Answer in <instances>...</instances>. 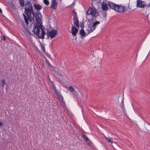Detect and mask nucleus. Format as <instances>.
Instances as JSON below:
<instances>
[{"label":"nucleus","mask_w":150,"mask_h":150,"mask_svg":"<svg viewBox=\"0 0 150 150\" xmlns=\"http://www.w3.org/2000/svg\"><path fill=\"white\" fill-rule=\"evenodd\" d=\"M19 2L20 6L21 7H23L25 6L24 8V12L25 14L23 13V15L25 22L28 25L29 23L28 21L32 22L34 20L35 16L32 4L30 1H27L25 2V5L24 0H19Z\"/></svg>","instance_id":"1"},{"label":"nucleus","mask_w":150,"mask_h":150,"mask_svg":"<svg viewBox=\"0 0 150 150\" xmlns=\"http://www.w3.org/2000/svg\"><path fill=\"white\" fill-rule=\"evenodd\" d=\"M108 4L110 8L120 13H123L127 10V7L125 6L118 5L111 2H108L106 1L101 3L102 10L104 11L107 10L108 8Z\"/></svg>","instance_id":"2"},{"label":"nucleus","mask_w":150,"mask_h":150,"mask_svg":"<svg viewBox=\"0 0 150 150\" xmlns=\"http://www.w3.org/2000/svg\"><path fill=\"white\" fill-rule=\"evenodd\" d=\"M32 31L37 35L39 38L44 39L46 33L42 28V26L41 25L36 23L34 24Z\"/></svg>","instance_id":"3"},{"label":"nucleus","mask_w":150,"mask_h":150,"mask_svg":"<svg viewBox=\"0 0 150 150\" xmlns=\"http://www.w3.org/2000/svg\"><path fill=\"white\" fill-rule=\"evenodd\" d=\"M87 15H91L92 17L96 18L98 15V13H97L95 8L94 7L90 8L86 12Z\"/></svg>","instance_id":"4"},{"label":"nucleus","mask_w":150,"mask_h":150,"mask_svg":"<svg viewBox=\"0 0 150 150\" xmlns=\"http://www.w3.org/2000/svg\"><path fill=\"white\" fill-rule=\"evenodd\" d=\"M146 3L144 1L141 0H137L136 6L137 8H143L145 7H147Z\"/></svg>","instance_id":"5"},{"label":"nucleus","mask_w":150,"mask_h":150,"mask_svg":"<svg viewBox=\"0 0 150 150\" xmlns=\"http://www.w3.org/2000/svg\"><path fill=\"white\" fill-rule=\"evenodd\" d=\"M46 30L48 37L49 36L51 38H53L57 34V31L56 30H53L49 32L48 29Z\"/></svg>","instance_id":"6"},{"label":"nucleus","mask_w":150,"mask_h":150,"mask_svg":"<svg viewBox=\"0 0 150 150\" xmlns=\"http://www.w3.org/2000/svg\"><path fill=\"white\" fill-rule=\"evenodd\" d=\"M50 7L54 9H56L57 6V3L56 0H52Z\"/></svg>","instance_id":"7"},{"label":"nucleus","mask_w":150,"mask_h":150,"mask_svg":"<svg viewBox=\"0 0 150 150\" xmlns=\"http://www.w3.org/2000/svg\"><path fill=\"white\" fill-rule=\"evenodd\" d=\"M72 25L73 26L71 28V33L74 36H75L78 33V29L76 27L73 26V25Z\"/></svg>","instance_id":"8"},{"label":"nucleus","mask_w":150,"mask_h":150,"mask_svg":"<svg viewBox=\"0 0 150 150\" xmlns=\"http://www.w3.org/2000/svg\"><path fill=\"white\" fill-rule=\"evenodd\" d=\"M100 23L99 21H96L93 22L92 24L93 30H91V31L93 32L95 30L96 28V26L97 25L99 24Z\"/></svg>","instance_id":"9"},{"label":"nucleus","mask_w":150,"mask_h":150,"mask_svg":"<svg viewBox=\"0 0 150 150\" xmlns=\"http://www.w3.org/2000/svg\"><path fill=\"white\" fill-rule=\"evenodd\" d=\"M73 20H74V24L76 25L77 27H79V21L78 20V18H73Z\"/></svg>","instance_id":"10"},{"label":"nucleus","mask_w":150,"mask_h":150,"mask_svg":"<svg viewBox=\"0 0 150 150\" xmlns=\"http://www.w3.org/2000/svg\"><path fill=\"white\" fill-rule=\"evenodd\" d=\"M53 71L58 75L60 76H62V75L59 72V70L57 67H53L52 68Z\"/></svg>","instance_id":"11"},{"label":"nucleus","mask_w":150,"mask_h":150,"mask_svg":"<svg viewBox=\"0 0 150 150\" xmlns=\"http://www.w3.org/2000/svg\"><path fill=\"white\" fill-rule=\"evenodd\" d=\"M34 7L37 10H40L42 8L41 6L38 4H35Z\"/></svg>","instance_id":"12"},{"label":"nucleus","mask_w":150,"mask_h":150,"mask_svg":"<svg viewBox=\"0 0 150 150\" xmlns=\"http://www.w3.org/2000/svg\"><path fill=\"white\" fill-rule=\"evenodd\" d=\"M92 28V25H91V24H89L88 26V29H87L86 30V31L88 32V33L87 35L89 33H91L93 32L91 31V30H93Z\"/></svg>","instance_id":"13"},{"label":"nucleus","mask_w":150,"mask_h":150,"mask_svg":"<svg viewBox=\"0 0 150 150\" xmlns=\"http://www.w3.org/2000/svg\"><path fill=\"white\" fill-rule=\"evenodd\" d=\"M39 14L40 15V13L39 11L35 14V19L36 21H38L40 19Z\"/></svg>","instance_id":"14"},{"label":"nucleus","mask_w":150,"mask_h":150,"mask_svg":"<svg viewBox=\"0 0 150 150\" xmlns=\"http://www.w3.org/2000/svg\"><path fill=\"white\" fill-rule=\"evenodd\" d=\"M56 95H57L58 97L59 98V99L62 101V103H63L64 104L65 102L63 100V96H62V95L59 93H58Z\"/></svg>","instance_id":"15"},{"label":"nucleus","mask_w":150,"mask_h":150,"mask_svg":"<svg viewBox=\"0 0 150 150\" xmlns=\"http://www.w3.org/2000/svg\"><path fill=\"white\" fill-rule=\"evenodd\" d=\"M56 95H57L58 97L59 98V99L62 101V103H63L64 104L65 102L63 100V96H62V95L59 93H58Z\"/></svg>","instance_id":"16"},{"label":"nucleus","mask_w":150,"mask_h":150,"mask_svg":"<svg viewBox=\"0 0 150 150\" xmlns=\"http://www.w3.org/2000/svg\"><path fill=\"white\" fill-rule=\"evenodd\" d=\"M144 15L147 18L148 20L150 22V13H148L146 11L144 13Z\"/></svg>","instance_id":"17"},{"label":"nucleus","mask_w":150,"mask_h":150,"mask_svg":"<svg viewBox=\"0 0 150 150\" xmlns=\"http://www.w3.org/2000/svg\"><path fill=\"white\" fill-rule=\"evenodd\" d=\"M79 33L82 36H86V33L83 29H81Z\"/></svg>","instance_id":"18"},{"label":"nucleus","mask_w":150,"mask_h":150,"mask_svg":"<svg viewBox=\"0 0 150 150\" xmlns=\"http://www.w3.org/2000/svg\"><path fill=\"white\" fill-rule=\"evenodd\" d=\"M105 139L106 141L108 142H110V143H112V142L111 141V140H113V139L112 138H108L106 137H105Z\"/></svg>","instance_id":"19"},{"label":"nucleus","mask_w":150,"mask_h":150,"mask_svg":"<svg viewBox=\"0 0 150 150\" xmlns=\"http://www.w3.org/2000/svg\"><path fill=\"white\" fill-rule=\"evenodd\" d=\"M122 106H123L122 108V111H123V112H124V113L125 115L127 116V114L126 112V110L124 108L123 100H122Z\"/></svg>","instance_id":"20"},{"label":"nucleus","mask_w":150,"mask_h":150,"mask_svg":"<svg viewBox=\"0 0 150 150\" xmlns=\"http://www.w3.org/2000/svg\"><path fill=\"white\" fill-rule=\"evenodd\" d=\"M82 135L83 138L86 141H88V137L85 135L84 134H83Z\"/></svg>","instance_id":"21"},{"label":"nucleus","mask_w":150,"mask_h":150,"mask_svg":"<svg viewBox=\"0 0 150 150\" xmlns=\"http://www.w3.org/2000/svg\"><path fill=\"white\" fill-rule=\"evenodd\" d=\"M69 90L71 92H72L74 90V88L72 86H70L69 87Z\"/></svg>","instance_id":"22"},{"label":"nucleus","mask_w":150,"mask_h":150,"mask_svg":"<svg viewBox=\"0 0 150 150\" xmlns=\"http://www.w3.org/2000/svg\"><path fill=\"white\" fill-rule=\"evenodd\" d=\"M43 2L44 4L47 6L49 5V2L47 0H43Z\"/></svg>","instance_id":"23"},{"label":"nucleus","mask_w":150,"mask_h":150,"mask_svg":"<svg viewBox=\"0 0 150 150\" xmlns=\"http://www.w3.org/2000/svg\"><path fill=\"white\" fill-rule=\"evenodd\" d=\"M1 81L2 83V85L1 86L2 87H4V85L6 84H6L4 80H2Z\"/></svg>","instance_id":"24"},{"label":"nucleus","mask_w":150,"mask_h":150,"mask_svg":"<svg viewBox=\"0 0 150 150\" xmlns=\"http://www.w3.org/2000/svg\"><path fill=\"white\" fill-rule=\"evenodd\" d=\"M74 18H78L77 13L74 11L73 13Z\"/></svg>","instance_id":"25"},{"label":"nucleus","mask_w":150,"mask_h":150,"mask_svg":"<svg viewBox=\"0 0 150 150\" xmlns=\"http://www.w3.org/2000/svg\"><path fill=\"white\" fill-rule=\"evenodd\" d=\"M42 51L43 52H45V46L43 45H42Z\"/></svg>","instance_id":"26"},{"label":"nucleus","mask_w":150,"mask_h":150,"mask_svg":"<svg viewBox=\"0 0 150 150\" xmlns=\"http://www.w3.org/2000/svg\"><path fill=\"white\" fill-rule=\"evenodd\" d=\"M26 33L27 34H28L29 35H31L30 32L28 30V29L27 28H26Z\"/></svg>","instance_id":"27"},{"label":"nucleus","mask_w":150,"mask_h":150,"mask_svg":"<svg viewBox=\"0 0 150 150\" xmlns=\"http://www.w3.org/2000/svg\"><path fill=\"white\" fill-rule=\"evenodd\" d=\"M47 63L49 66H50V67L52 68V67H53L52 66V65L50 63L49 61H47Z\"/></svg>","instance_id":"28"},{"label":"nucleus","mask_w":150,"mask_h":150,"mask_svg":"<svg viewBox=\"0 0 150 150\" xmlns=\"http://www.w3.org/2000/svg\"><path fill=\"white\" fill-rule=\"evenodd\" d=\"M54 92L56 95L59 93L57 89L54 90Z\"/></svg>","instance_id":"29"},{"label":"nucleus","mask_w":150,"mask_h":150,"mask_svg":"<svg viewBox=\"0 0 150 150\" xmlns=\"http://www.w3.org/2000/svg\"><path fill=\"white\" fill-rule=\"evenodd\" d=\"M77 96H78V94H77V93H75V92H74V98H76V97Z\"/></svg>","instance_id":"30"},{"label":"nucleus","mask_w":150,"mask_h":150,"mask_svg":"<svg viewBox=\"0 0 150 150\" xmlns=\"http://www.w3.org/2000/svg\"><path fill=\"white\" fill-rule=\"evenodd\" d=\"M21 25H22V26L25 25V24L24 23V21L23 20H21Z\"/></svg>","instance_id":"31"},{"label":"nucleus","mask_w":150,"mask_h":150,"mask_svg":"<svg viewBox=\"0 0 150 150\" xmlns=\"http://www.w3.org/2000/svg\"><path fill=\"white\" fill-rule=\"evenodd\" d=\"M2 38L3 39V40H4V41H5L6 40V37L5 36H3V38Z\"/></svg>","instance_id":"32"},{"label":"nucleus","mask_w":150,"mask_h":150,"mask_svg":"<svg viewBox=\"0 0 150 150\" xmlns=\"http://www.w3.org/2000/svg\"><path fill=\"white\" fill-rule=\"evenodd\" d=\"M3 123H2L0 121V127H1V126H2L3 125Z\"/></svg>","instance_id":"33"},{"label":"nucleus","mask_w":150,"mask_h":150,"mask_svg":"<svg viewBox=\"0 0 150 150\" xmlns=\"http://www.w3.org/2000/svg\"><path fill=\"white\" fill-rule=\"evenodd\" d=\"M76 98L78 100V99H79V96L78 95V96H76Z\"/></svg>","instance_id":"34"},{"label":"nucleus","mask_w":150,"mask_h":150,"mask_svg":"<svg viewBox=\"0 0 150 150\" xmlns=\"http://www.w3.org/2000/svg\"><path fill=\"white\" fill-rule=\"evenodd\" d=\"M53 88L54 90H55V89H56V87H55V86H54V87Z\"/></svg>","instance_id":"35"},{"label":"nucleus","mask_w":150,"mask_h":150,"mask_svg":"<svg viewBox=\"0 0 150 150\" xmlns=\"http://www.w3.org/2000/svg\"><path fill=\"white\" fill-rule=\"evenodd\" d=\"M2 11L1 9L0 8V13H2Z\"/></svg>","instance_id":"36"},{"label":"nucleus","mask_w":150,"mask_h":150,"mask_svg":"<svg viewBox=\"0 0 150 150\" xmlns=\"http://www.w3.org/2000/svg\"><path fill=\"white\" fill-rule=\"evenodd\" d=\"M52 86H53V88L55 86L54 85V84L53 83H52Z\"/></svg>","instance_id":"37"},{"label":"nucleus","mask_w":150,"mask_h":150,"mask_svg":"<svg viewBox=\"0 0 150 150\" xmlns=\"http://www.w3.org/2000/svg\"><path fill=\"white\" fill-rule=\"evenodd\" d=\"M45 60H46V62H47V61H48L47 60V59L46 58H45Z\"/></svg>","instance_id":"38"},{"label":"nucleus","mask_w":150,"mask_h":150,"mask_svg":"<svg viewBox=\"0 0 150 150\" xmlns=\"http://www.w3.org/2000/svg\"><path fill=\"white\" fill-rule=\"evenodd\" d=\"M72 5H73V6H74V3H72Z\"/></svg>","instance_id":"39"},{"label":"nucleus","mask_w":150,"mask_h":150,"mask_svg":"<svg viewBox=\"0 0 150 150\" xmlns=\"http://www.w3.org/2000/svg\"><path fill=\"white\" fill-rule=\"evenodd\" d=\"M128 8H129V5H128Z\"/></svg>","instance_id":"40"},{"label":"nucleus","mask_w":150,"mask_h":150,"mask_svg":"<svg viewBox=\"0 0 150 150\" xmlns=\"http://www.w3.org/2000/svg\"><path fill=\"white\" fill-rule=\"evenodd\" d=\"M105 16H106V13H105Z\"/></svg>","instance_id":"41"}]
</instances>
